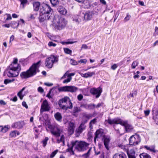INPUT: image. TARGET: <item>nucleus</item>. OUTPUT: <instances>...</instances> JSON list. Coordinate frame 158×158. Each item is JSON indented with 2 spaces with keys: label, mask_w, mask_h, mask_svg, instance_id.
Listing matches in <instances>:
<instances>
[{
  "label": "nucleus",
  "mask_w": 158,
  "mask_h": 158,
  "mask_svg": "<svg viewBox=\"0 0 158 158\" xmlns=\"http://www.w3.org/2000/svg\"><path fill=\"white\" fill-rule=\"evenodd\" d=\"M18 60H14L13 62L7 67L4 73H6L9 77H17L21 70V66L18 63Z\"/></svg>",
  "instance_id": "1"
},
{
  "label": "nucleus",
  "mask_w": 158,
  "mask_h": 158,
  "mask_svg": "<svg viewBox=\"0 0 158 158\" xmlns=\"http://www.w3.org/2000/svg\"><path fill=\"white\" fill-rule=\"evenodd\" d=\"M40 60L33 63L29 69L25 72H22L20 76L22 78L27 79L35 75L40 72L39 68L40 66Z\"/></svg>",
  "instance_id": "2"
},
{
  "label": "nucleus",
  "mask_w": 158,
  "mask_h": 158,
  "mask_svg": "<svg viewBox=\"0 0 158 158\" xmlns=\"http://www.w3.org/2000/svg\"><path fill=\"white\" fill-rule=\"evenodd\" d=\"M71 146H70L69 144H67L68 148L66 150V152H68L74 155V152L73 151V148L75 147L76 149L79 151H83L86 150L88 148L89 144L83 141H79L76 140L72 141L71 142Z\"/></svg>",
  "instance_id": "3"
},
{
  "label": "nucleus",
  "mask_w": 158,
  "mask_h": 158,
  "mask_svg": "<svg viewBox=\"0 0 158 158\" xmlns=\"http://www.w3.org/2000/svg\"><path fill=\"white\" fill-rule=\"evenodd\" d=\"M67 23V21L64 18L57 15L54 16L52 25L56 31L64 28Z\"/></svg>",
  "instance_id": "4"
},
{
  "label": "nucleus",
  "mask_w": 158,
  "mask_h": 158,
  "mask_svg": "<svg viewBox=\"0 0 158 158\" xmlns=\"http://www.w3.org/2000/svg\"><path fill=\"white\" fill-rule=\"evenodd\" d=\"M53 10L50 6L46 4H42L40 6V12L52 17Z\"/></svg>",
  "instance_id": "5"
},
{
  "label": "nucleus",
  "mask_w": 158,
  "mask_h": 158,
  "mask_svg": "<svg viewBox=\"0 0 158 158\" xmlns=\"http://www.w3.org/2000/svg\"><path fill=\"white\" fill-rule=\"evenodd\" d=\"M78 89V88L72 85L62 86L58 88L59 92H70L72 93L76 92Z\"/></svg>",
  "instance_id": "6"
},
{
  "label": "nucleus",
  "mask_w": 158,
  "mask_h": 158,
  "mask_svg": "<svg viewBox=\"0 0 158 158\" xmlns=\"http://www.w3.org/2000/svg\"><path fill=\"white\" fill-rule=\"evenodd\" d=\"M100 4L99 2H95L93 3H89L88 6L86 7L87 9H92V11L94 12L95 15H97L98 12L100 10V8L99 5Z\"/></svg>",
  "instance_id": "7"
},
{
  "label": "nucleus",
  "mask_w": 158,
  "mask_h": 158,
  "mask_svg": "<svg viewBox=\"0 0 158 158\" xmlns=\"http://www.w3.org/2000/svg\"><path fill=\"white\" fill-rule=\"evenodd\" d=\"M139 135L135 134L131 136L129 139V143L131 145L135 146L138 145L141 141Z\"/></svg>",
  "instance_id": "8"
},
{
  "label": "nucleus",
  "mask_w": 158,
  "mask_h": 158,
  "mask_svg": "<svg viewBox=\"0 0 158 158\" xmlns=\"http://www.w3.org/2000/svg\"><path fill=\"white\" fill-rule=\"evenodd\" d=\"M50 107L48 101L45 99L43 101L41 106L40 113L41 114L43 112L49 111Z\"/></svg>",
  "instance_id": "9"
},
{
  "label": "nucleus",
  "mask_w": 158,
  "mask_h": 158,
  "mask_svg": "<svg viewBox=\"0 0 158 158\" xmlns=\"http://www.w3.org/2000/svg\"><path fill=\"white\" fill-rule=\"evenodd\" d=\"M122 121V120L118 118H115L111 119L110 117H109L108 118V119L105 120V123L106 124V122H107L110 125H112L114 124H120L121 125Z\"/></svg>",
  "instance_id": "10"
},
{
  "label": "nucleus",
  "mask_w": 158,
  "mask_h": 158,
  "mask_svg": "<svg viewBox=\"0 0 158 158\" xmlns=\"http://www.w3.org/2000/svg\"><path fill=\"white\" fill-rule=\"evenodd\" d=\"M90 92L92 94L95 95L96 98H97L100 96L102 90L101 88L100 87L97 88H93L90 89Z\"/></svg>",
  "instance_id": "11"
},
{
  "label": "nucleus",
  "mask_w": 158,
  "mask_h": 158,
  "mask_svg": "<svg viewBox=\"0 0 158 158\" xmlns=\"http://www.w3.org/2000/svg\"><path fill=\"white\" fill-rule=\"evenodd\" d=\"M82 16H83L84 20L87 21L90 20L92 18L93 15L95 14L94 12L92 11H88L85 14L82 13Z\"/></svg>",
  "instance_id": "12"
},
{
  "label": "nucleus",
  "mask_w": 158,
  "mask_h": 158,
  "mask_svg": "<svg viewBox=\"0 0 158 158\" xmlns=\"http://www.w3.org/2000/svg\"><path fill=\"white\" fill-rule=\"evenodd\" d=\"M102 140H103L104 144L105 147L107 150H109V144L110 140V137L104 135L102 138Z\"/></svg>",
  "instance_id": "13"
},
{
  "label": "nucleus",
  "mask_w": 158,
  "mask_h": 158,
  "mask_svg": "<svg viewBox=\"0 0 158 158\" xmlns=\"http://www.w3.org/2000/svg\"><path fill=\"white\" fill-rule=\"evenodd\" d=\"M121 125L124 127L125 129L127 132H130L133 129L132 126L128 124L127 121H124L122 120V123Z\"/></svg>",
  "instance_id": "14"
},
{
  "label": "nucleus",
  "mask_w": 158,
  "mask_h": 158,
  "mask_svg": "<svg viewBox=\"0 0 158 158\" xmlns=\"http://www.w3.org/2000/svg\"><path fill=\"white\" fill-rule=\"evenodd\" d=\"M68 132L69 135L73 134L74 131L75 126L74 123L73 122L69 121L68 122Z\"/></svg>",
  "instance_id": "15"
},
{
  "label": "nucleus",
  "mask_w": 158,
  "mask_h": 158,
  "mask_svg": "<svg viewBox=\"0 0 158 158\" xmlns=\"http://www.w3.org/2000/svg\"><path fill=\"white\" fill-rule=\"evenodd\" d=\"M51 17V16L46 15L45 14L40 12L39 19L40 22L42 23L44 22L45 20L50 19Z\"/></svg>",
  "instance_id": "16"
},
{
  "label": "nucleus",
  "mask_w": 158,
  "mask_h": 158,
  "mask_svg": "<svg viewBox=\"0 0 158 158\" xmlns=\"http://www.w3.org/2000/svg\"><path fill=\"white\" fill-rule=\"evenodd\" d=\"M85 127L86 126L84 123H82L78 128L76 130V136H78L82 133V131L85 129Z\"/></svg>",
  "instance_id": "17"
},
{
  "label": "nucleus",
  "mask_w": 158,
  "mask_h": 158,
  "mask_svg": "<svg viewBox=\"0 0 158 158\" xmlns=\"http://www.w3.org/2000/svg\"><path fill=\"white\" fill-rule=\"evenodd\" d=\"M24 125V123L23 121H19L15 122L12 124V127L19 129L22 128Z\"/></svg>",
  "instance_id": "18"
},
{
  "label": "nucleus",
  "mask_w": 158,
  "mask_h": 158,
  "mask_svg": "<svg viewBox=\"0 0 158 158\" xmlns=\"http://www.w3.org/2000/svg\"><path fill=\"white\" fill-rule=\"evenodd\" d=\"M61 102L62 104H65L68 103L69 105V109H71L73 107L72 103L71 102L69 98L67 96L65 97L64 98L61 99Z\"/></svg>",
  "instance_id": "19"
},
{
  "label": "nucleus",
  "mask_w": 158,
  "mask_h": 158,
  "mask_svg": "<svg viewBox=\"0 0 158 158\" xmlns=\"http://www.w3.org/2000/svg\"><path fill=\"white\" fill-rule=\"evenodd\" d=\"M58 60H46L45 64L46 66L48 68L52 67L53 64L55 62H57Z\"/></svg>",
  "instance_id": "20"
},
{
  "label": "nucleus",
  "mask_w": 158,
  "mask_h": 158,
  "mask_svg": "<svg viewBox=\"0 0 158 158\" xmlns=\"http://www.w3.org/2000/svg\"><path fill=\"white\" fill-rule=\"evenodd\" d=\"M128 158H136L137 156L135 154V152L133 149H131L130 151L127 150V152Z\"/></svg>",
  "instance_id": "21"
},
{
  "label": "nucleus",
  "mask_w": 158,
  "mask_h": 158,
  "mask_svg": "<svg viewBox=\"0 0 158 158\" xmlns=\"http://www.w3.org/2000/svg\"><path fill=\"white\" fill-rule=\"evenodd\" d=\"M58 12L62 15H65L67 13V11L65 8L62 6H59L57 9Z\"/></svg>",
  "instance_id": "22"
},
{
  "label": "nucleus",
  "mask_w": 158,
  "mask_h": 158,
  "mask_svg": "<svg viewBox=\"0 0 158 158\" xmlns=\"http://www.w3.org/2000/svg\"><path fill=\"white\" fill-rule=\"evenodd\" d=\"M86 60H80L78 61H76V60H70V64L73 65H75L78 64L79 63H85L86 62Z\"/></svg>",
  "instance_id": "23"
},
{
  "label": "nucleus",
  "mask_w": 158,
  "mask_h": 158,
  "mask_svg": "<svg viewBox=\"0 0 158 158\" xmlns=\"http://www.w3.org/2000/svg\"><path fill=\"white\" fill-rule=\"evenodd\" d=\"M113 158H127V156L123 152H120L115 154Z\"/></svg>",
  "instance_id": "24"
},
{
  "label": "nucleus",
  "mask_w": 158,
  "mask_h": 158,
  "mask_svg": "<svg viewBox=\"0 0 158 158\" xmlns=\"http://www.w3.org/2000/svg\"><path fill=\"white\" fill-rule=\"evenodd\" d=\"M103 132L102 129H98L97 130L95 133V136L96 138H100L102 136H103Z\"/></svg>",
  "instance_id": "25"
},
{
  "label": "nucleus",
  "mask_w": 158,
  "mask_h": 158,
  "mask_svg": "<svg viewBox=\"0 0 158 158\" xmlns=\"http://www.w3.org/2000/svg\"><path fill=\"white\" fill-rule=\"evenodd\" d=\"M75 74L74 73H69L68 75V78L64 80L63 81V83H66L69 82L72 79L71 76H73Z\"/></svg>",
  "instance_id": "26"
},
{
  "label": "nucleus",
  "mask_w": 158,
  "mask_h": 158,
  "mask_svg": "<svg viewBox=\"0 0 158 158\" xmlns=\"http://www.w3.org/2000/svg\"><path fill=\"white\" fill-rule=\"evenodd\" d=\"M54 117L55 119L60 122H61L62 120V116L61 114L59 112L56 113L54 115Z\"/></svg>",
  "instance_id": "27"
},
{
  "label": "nucleus",
  "mask_w": 158,
  "mask_h": 158,
  "mask_svg": "<svg viewBox=\"0 0 158 158\" xmlns=\"http://www.w3.org/2000/svg\"><path fill=\"white\" fill-rule=\"evenodd\" d=\"M19 21H17V22L13 21H12L10 23L11 26L14 28H17L19 26Z\"/></svg>",
  "instance_id": "28"
},
{
  "label": "nucleus",
  "mask_w": 158,
  "mask_h": 158,
  "mask_svg": "<svg viewBox=\"0 0 158 158\" xmlns=\"http://www.w3.org/2000/svg\"><path fill=\"white\" fill-rule=\"evenodd\" d=\"M40 4L38 2H36L33 3V6L34 10L35 11H38L39 9Z\"/></svg>",
  "instance_id": "29"
},
{
  "label": "nucleus",
  "mask_w": 158,
  "mask_h": 158,
  "mask_svg": "<svg viewBox=\"0 0 158 158\" xmlns=\"http://www.w3.org/2000/svg\"><path fill=\"white\" fill-rule=\"evenodd\" d=\"M19 135V133L17 131H13L10 134V136L12 137H15L16 135Z\"/></svg>",
  "instance_id": "30"
},
{
  "label": "nucleus",
  "mask_w": 158,
  "mask_h": 158,
  "mask_svg": "<svg viewBox=\"0 0 158 158\" xmlns=\"http://www.w3.org/2000/svg\"><path fill=\"white\" fill-rule=\"evenodd\" d=\"M56 87H54L50 89L48 93L46 95V97H48L49 98H52V97L51 96H50V94L51 93V92L52 91V92L53 91H56Z\"/></svg>",
  "instance_id": "31"
},
{
  "label": "nucleus",
  "mask_w": 158,
  "mask_h": 158,
  "mask_svg": "<svg viewBox=\"0 0 158 158\" xmlns=\"http://www.w3.org/2000/svg\"><path fill=\"white\" fill-rule=\"evenodd\" d=\"M25 87H24L17 94V95L19 97L20 99L22 100L23 98V95L22 94L23 92L25 90Z\"/></svg>",
  "instance_id": "32"
},
{
  "label": "nucleus",
  "mask_w": 158,
  "mask_h": 158,
  "mask_svg": "<svg viewBox=\"0 0 158 158\" xmlns=\"http://www.w3.org/2000/svg\"><path fill=\"white\" fill-rule=\"evenodd\" d=\"M140 158H151L150 156L148 154L143 153L139 155Z\"/></svg>",
  "instance_id": "33"
},
{
  "label": "nucleus",
  "mask_w": 158,
  "mask_h": 158,
  "mask_svg": "<svg viewBox=\"0 0 158 158\" xmlns=\"http://www.w3.org/2000/svg\"><path fill=\"white\" fill-rule=\"evenodd\" d=\"M49 140V138L48 137H46L45 138L43 139L41 142V143L42 144V146L44 147H45L47 143V142Z\"/></svg>",
  "instance_id": "34"
},
{
  "label": "nucleus",
  "mask_w": 158,
  "mask_h": 158,
  "mask_svg": "<svg viewBox=\"0 0 158 158\" xmlns=\"http://www.w3.org/2000/svg\"><path fill=\"white\" fill-rule=\"evenodd\" d=\"M118 146L125 152H127L128 150L127 147L124 145H123V144H118Z\"/></svg>",
  "instance_id": "35"
},
{
  "label": "nucleus",
  "mask_w": 158,
  "mask_h": 158,
  "mask_svg": "<svg viewBox=\"0 0 158 158\" xmlns=\"http://www.w3.org/2000/svg\"><path fill=\"white\" fill-rule=\"evenodd\" d=\"M80 111V109L79 107H74L73 110V115L76 116V114Z\"/></svg>",
  "instance_id": "36"
},
{
  "label": "nucleus",
  "mask_w": 158,
  "mask_h": 158,
  "mask_svg": "<svg viewBox=\"0 0 158 158\" xmlns=\"http://www.w3.org/2000/svg\"><path fill=\"white\" fill-rule=\"evenodd\" d=\"M59 105L60 108L65 110H67L68 108H69V106H66L65 104H59Z\"/></svg>",
  "instance_id": "37"
},
{
  "label": "nucleus",
  "mask_w": 158,
  "mask_h": 158,
  "mask_svg": "<svg viewBox=\"0 0 158 158\" xmlns=\"http://www.w3.org/2000/svg\"><path fill=\"white\" fill-rule=\"evenodd\" d=\"M51 4L53 6H55L59 3L58 0H49Z\"/></svg>",
  "instance_id": "38"
},
{
  "label": "nucleus",
  "mask_w": 158,
  "mask_h": 158,
  "mask_svg": "<svg viewBox=\"0 0 158 158\" xmlns=\"http://www.w3.org/2000/svg\"><path fill=\"white\" fill-rule=\"evenodd\" d=\"M64 136L63 135H61V136L60 137V139H57V143H60V142H63V144L64 145Z\"/></svg>",
  "instance_id": "39"
},
{
  "label": "nucleus",
  "mask_w": 158,
  "mask_h": 158,
  "mask_svg": "<svg viewBox=\"0 0 158 158\" xmlns=\"http://www.w3.org/2000/svg\"><path fill=\"white\" fill-rule=\"evenodd\" d=\"M71 40H68L67 41H63L62 42V44H73L74 43L77 42V41H71Z\"/></svg>",
  "instance_id": "40"
},
{
  "label": "nucleus",
  "mask_w": 158,
  "mask_h": 158,
  "mask_svg": "<svg viewBox=\"0 0 158 158\" xmlns=\"http://www.w3.org/2000/svg\"><path fill=\"white\" fill-rule=\"evenodd\" d=\"M95 107V105L94 104H89L87 105V110H93Z\"/></svg>",
  "instance_id": "41"
},
{
  "label": "nucleus",
  "mask_w": 158,
  "mask_h": 158,
  "mask_svg": "<svg viewBox=\"0 0 158 158\" xmlns=\"http://www.w3.org/2000/svg\"><path fill=\"white\" fill-rule=\"evenodd\" d=\"M20 62L23 66H25L29 63L27 60H21Z\"/></svg>",
  "instance_id": "42"
},
{
  "label": "nucleus",
  "mask_w": 158,
  "mask_h": 158,
  "mask_svg": "<svg viewBox=\"0 0 158 158\" xmlns=\"http://www.w3.org/2000/svg\"><path fill=\"white\" fill-rule=\"evenodd\" d=\"M15 79H13L12 80L9 79H5L4 81V83L7 85V84L11 83L15 81Z\"/></svg>",
  "instance_id": "43"
},
{
  "label": "nucleus",
  "mask_w": 158,
  "mask_h": 158,
  "mask_svg": "<svg viewBox=\"0 0 158 158\" xmlns=\"http://www.w3.org/2000/svg\"><path fill=\"white\" fill-rule=\"evenodd\" d=\"M73 20L79 23L81 21V19L79 16H75L73 17Z\"/></svg>",
  "instance_id": "44"
},
{
  "label": "nucleus",
  "mask_w": 158,
  "mask_h": 158,
  "mask_svg": "<svg viewBox=\"0 0 158 158\" xmlns=\"http://www.w3.org/2000/svg\"><path fill=\"white\" fill-rule=\"evenodd\" d=\"M91 151V149H89L87 152L82 155V156L84 157V158H88L89 156V152Z\"/></svg>",
  "instance_id": "45"
},
{
  "label": "nucleus",
  "mask_w": 158,
  "mask_h": 158,
  "mask_svg": "<svg viewBox=\"0 0 158 158\" xmlns=\"http://www.w3.org/2000/svg\"><path fill=\"white\" fill-rule=\"evenodd\" d=\"M8 125L5 126L4 127L3 126V128L2 132L3 133L6 132L8 130Z\"/></svg>",
  "instance_id": "46"
},
{
  "label": "nucleus",
  "mask_w": 158,
  "mask_h": 158,
  "mask_svg": "<svg viewBox=\"0 0 158 158\" xmlns=\"http://www.w3.org/2000/svg\"><path fill=\"white\" fill-rule=\"evenodd\" d=\"M58 152V150H55V151H54V152H52L50 155V158H53L55 156V155H56V154Z\"/></svg>",
  "instance_id": "47"
},
{
  "label": "nucleus",
  "mask_w": 158,
  "mask_h": 158,
  "mask_svg": "<svg viewBox=\"0 0 158 158\" xmlns=\"http://www.w3.org/2000/svg\"><path fill=\"white\" fill-rule=\"evenodd\" d=\"M65 52L68 54H70L72 53V51L68 48H64Z\"/></svg>",
  "instance_id": "48"
},
{
  "label": "nucleus",
  "mask_w": 158,
  "mask_h": 158,
  "mask_svg": "<svg viewBox=\"0 0 158 158\" xmlns=\"http://www.w3.org/2000/svg\"><path fill=\"white\" fill-rule=\"evenodd\" d=\"M149 151L151 152H153L154 153H156L157 152V151L155 150V147L154 146L150 147Z\"/></svg>",
  "instance_id": "49"
},
{
  "label": "nucleus",
  "mask_w": 158,
  "mask_h": 158,
  "mask_svg": "<svg viewBox=\"0 0 158 158\" xmlns=\"http://www.w3.org/2000/svg\"><path fill=\"white\" fill-rule=\"evenodd\" d=\"M138 62L137 61H135L133 62L131 65V67L132 69H135L138 65Z\"/></svg>",
  "instance_id": "50"
},
{
  "label": "nucleus",
  "mask_w": 158,
  "mask_h": 158,
  "mask_svg": "<svg viewBox=\"0 0 158 158\" xmlns=\"http://www.w3.org/2000/svg\"><path fill=\"white\" fill-rule=\"evenodd\" d=\"M131 16L129 15L128 13L127 14V16L124 19V21L126 22L129 20L131 18Z\"/></svg>",
  "instance_id": "51"
},
{
  "label": "nucleus",
  "mask_w": 158,
  "mask_h": 158,
  "mask_svg": "<svg viewBox=\"0 0 158 158\" xmlns=\"http://www.w3.org/2000/svg\"><path fill=\"white\" fill-rule=\"evenodd\" d=\"M83 116L84 117L87 118L88 119H89L90 117H91V115L90 114H88L86 113H84L83 114Z\"/></svg>",
  "instance_id": "52"
},
{
  "label": "nucleus",
  "mask_w": 158,
  "mask_h": 158,
  "mask_svg": "<svg viewBox=\"0 0 158 158\" xmlns=\"http://www.w3.org/2000/svg\"><path fill=\"white\" fill-rule=\"evenodd\" d=\"M21 4L22 5L23 7H24V5L27 2V0H19Z\"/></svg>",
  "instance_id": "53"
},
{
  "label": "nucleus",
  "mask_w": 158,
  "mask_h": 158,
  "mask_svg": "<svg viewBox=\"0 0 158 158\" xmlns=\"http://www.w3.org/2000/svg\"><path fill=\"white\" fill-rule=\"evenodd\" d=\"M58 58L57 56L53 55H51L50 56L47 58L48 59H58Z\"/></svg>",
  "instance_id": "54"
},
{
  "label": "nucleus",
  "mask_w": 158,
  "mask_h": 158,
  "mask_svg": "<svg viewBox=\"0 0 158 158\" xmlns=\"http://www.w3.org/2000/svg\"><path fill=\"white\" fill-rule=\"evenodd\" d=\"M52 133L57 137H59L60 135V133L59 131H53Z\"/></svg>",
  "instance_id": "55"
},
{
  "label": "nucleus",
  "mask_w": 158,
  "mask_h": 158,
  "mask_svg": "<svg viewBox=\"0 0 158 158\" xmlns=\"http://www.w3.org/2000/svg\"><path fill=\"white\" fill-rule=\"evenodd\" d=\"M155 31L153 34L154 36H156L157 35H158V27H156L155 28Z\"/></svg>",
  "instance_id": "56"
},
{
  "label": "nucleus",
  "mask_w": 158,
  "mask_h": 158,
  "mask_svg": "<svg viewBox=\"0 0 158 158\" xmlns=\"http://www.w3.org/2000/svg\"><path fill=\"white\" fill-rule=\"evenodd\" d=\"M48 45V46L49 47H55L56 46V44L53 43L52 42V41H50L49 42Z\"/></svg>",
  "instance_id": "57"
},
{
  "label": "nucleus",
  "mask_w": 158,
  "mask_h": 158,
  "mask_svg": "<svg viewBox=\"0 0 158 158\" xmlns=\"http://www.w3.org/2000/svg\"><path fill=\"white\" fill-rule=\"evenodd\" d=\"M83 95L81 94H80L77 97V99L79 101H81L83 99Z\"/></svg>",
  "instance_id": "58"
},
{
  "label": "nucleus",
  "mask_w": 158,
  "mask_h": 158,
  "mask_svg": "<svg viewBox=\"0 0 158 158\" xmlns=\"http://www.w3.org/2000/svg\"><path fill=\"white\" fill-rule=\"evenodd\" d=\"M68 71H67L66 73L64 74V75L60 79H62L66 78V76L68 77V75H69Z\"/></svg>",
  "instance_id": "59"
},
{
  "label": "nucleus",
  "mask_w": 158,
  "mask_h": 158,
  "mask_svg": "<svg viewBox=\"0 0 158 158\" xmlns=\"http://www.w3.org/2000/svg\"><path fill=\"white\" fill-rule=\"evenodd\" d=\"M6 15L7 16V18L6 19V21L11 20L12 19V17L10 14H6Z\"/></svg>",
  "instance_id": "60"
},
{
  "label": "nucleus",
  "mask_w": 158,
  "mask_h": 158,
  "mask_svg": "<svg viewBox=\"0 0 158 158\" xmlns=\"http://www.w3.org/2000/svg\"><path fill=\"white\" fill-rule=\"evenodd\" d=\"M87 105L86 104H83L81 105L80 107L82 108H84L86 109H87Z\"/></svg>",
  "instance_id": "61"
},
{
  "label": "nucleus",
  "mask_w": 158,
  "mask_h": 158,
  "mask_svg": "<svg viewBox=\"0 0 158 158\" xmlns=\"http://www.w3.org/2000/svg\"><path fill=\"white\" fill-rule=\"evenodd\" d=\"M38 90L39 92L41 93H43L44 91L43 89L41 87H38Z\"/></svg>",
  "instance_id": "62"
},
{
  "label": "nucleus",
  "mask_w": 158,
  "mask_h": 158,
  "mask_svg": "<svg viewBox=\"0 0 158 158\" xmlns=\"http://www.w3.org/2000/svg\"><path fill=\"white\" fill-rule=\"evenodd\" d=\"M88 48V47L85 44H83L82 45L81 49H87Z\"/></svg>",
  "instance_id": "63"
},
{
  "label": "nucleus",
  "mask_w": 158,
  "mask_h": 158,
  "mask_svg": "<svg viewBox=\"0 0 158 158\" xmlns=\"http://www.w3.org/2000/svg\"><path fill=\"white\" fill-rule=\"evenodd\" d=\"M117 66L116 64H114L111 66V69L113 70H115L117 68Z\"/></svg>",
  "instance_id": "64"
}]
</instances>
